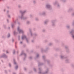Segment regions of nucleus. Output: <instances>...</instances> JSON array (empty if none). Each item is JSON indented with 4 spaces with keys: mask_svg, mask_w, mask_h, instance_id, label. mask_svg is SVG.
Returning <instances> with one entry per match:
<instances>
[{
    "mask_svg": "<svg viewBox=\"0 0 74 74\" xmlns=\"http://www.w3.org/2000/svg\"><path fill=\"white\" fill-rule=\"evenodd\" d=\"M19 29V27H18V32H19V33L23 32V31L22 30Z\"/></svg>",
    "mask_w": 74,
    "mask_h": 74,
    "instance_id": "obj_1",
    "label": "nucleus"
},
{
    "mask_svg": "<svg viewBox=\"0 0 74 74\" xmlns=\"http://www.w3.org/2000/svg\"><path fill=\"white\" fill-rule=\"evenodd\" d=\"M24 38H25V36H24L22 38V39H23Z\"/></svg>",
    "mask_w": 74,
    "mask_h": 74,
    "instance_id": "obj_2",
    "label": "nucleus"
},
{
    "mask_svg": "<svg viewBox=\"0 0 74 74\" xmlns=\"http://www.w3.org/2000/svg\"><path fill=\"white\" fill-rule=\"evenodd\" d=\"M17 68H18V66H16V69H17Z\"/></svg>",
    "mask_w": 74,
    "mask_h": 74,
    "instance_id": "obj_3",
    "label": "nucleus"
},
{
    "mask_svg": "<svg viewBox=\"0 0 74 74\" xmlns=\"http://www.w3.org/2000/svg\"><path fill=\"white\" fill-rule=\"evenodd\" d=\"M9 36H10V34H8V37H9Z\"/></svg>",
    "mask_w": 74,
    "mask_h": 74,
    "instance_id": "obj_4",
    "label": "nucleus"
},
{
    "mask_svg": "<svg viewBox=\"0 0 74 74\" xmlns=\"http://www.w3.org/2000/svg\"><path fill=\"white\" fill-rule=\"evenodd\" d=\"M72 37H73V38H74V36H73Z\"/></svg>",
    "mask_w": 74,
    "mask_h": 74,
    "instance_id": "obj_5",
    "label": "nucleus"
},
{
    "mask_svg": "<svg viewBox=\"0 0 74 74\" xmlns=\"http://www.w3.org/2000/svg\"><path fill=\"white\" fill-rule=\"evenodd\" d=\"M22 42H20L21 44H22Z\"/></svg>",
    "mask_w": 74,
    "mask_h": 74,
    "instance_id": "obj_6",
    "label": "nucleus"
},
{
    "mask_svg": "<svg viewBox=\"0 0 74 74\" xmlns=\"http://www.w3.org/2000/svg\"><path fill=\"white\" fill-rule=\"evenodd\" d=\"M9 65L10 66V64H9Z\"/></svg>",
    "mask_w": 74,
    "mask_h": 74,
    "instance_id": "obj_7",
    "label": "nucleus"
},
{
    "mask_svg": "<svg viewBox=\"0 0 74 74\" xmlns=\"http://www.w3.org/2000/svg\"><path fill=\"white\" fill-rule=\"evenodd\" d=\"M7 53H8V52H7Z\"/></svg>",
    "mask_w": 74,
    "mask_h": 74,
    "instance_id": "obj_8",
    "label": "nucleus"
}]
</instances>
